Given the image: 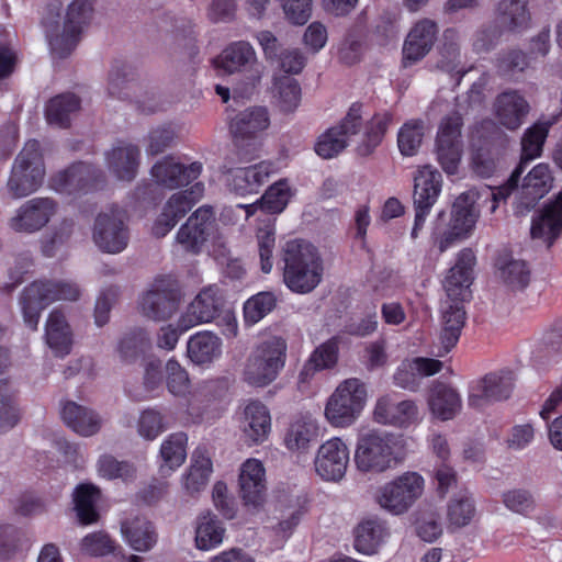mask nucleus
<instances>
[{"label":"nucleus","instance_id":"1","mask_svg":"<svg viewBox=\"0 0 562 562\" xmlns=\"http://www.w3.org/2000/svg\"><path fill=\"white\" fill-rule=\"evenodd\" d=\"M475 263L474 251L471 248H463L457 256L456 265L449 269L446 276L443 288L452 301L442 315L443 326L440 339L446 351H450L458 344L464 327L467 313L463 302L469 301L472 295L470 286L473 282Z\"/></svg>","mask_w":562,"mask_h":562},{"label":"nucleus","instance_id":"2","mask_svg":"<svg viewBox=\"0 0 562 562\" xmlns=\"http://www.w3.org/2000/svg\"><path fill=\"white\" fill-rule=\"evenodd\" d=\"M278 267L285 286L293 293L312 292L322 281L323 260L317 248L304 239L286 240L280 250Z\"/></svg>","mask_w":562,"mask_h":562},{"label":"nucleus","instance_id":"3","mask_svg":"<svg viewBox=\"0 0 562 562\" xmlns=\"http://www.w3.org/2000/svg\"><path fill=\"white\" fill-rule=\"evenodd\" d=\"M81 290L69 280H36L25 286L20 304L25 325L37 330L42 312L56 301H77Z\"/></svg>","mask_w":562,"mask_h":562},{"label":"nucleus","instance_id":"4","mask_svg":"<svg viewBox=\"0 0 562 562\" xmlns=\"http://www.w3.org/2000/svg\"><path fill=\"white\" fill-rule=\"evenodd\" d=\"M224 305L225 299L220 288H204L181 315L178 327L187 331L196 325L218 319L217 325L223 327L222 334L227 338L235 337L238 328L236 317L232 311L224 310Z\"/></svg>","mask_w":562,"mask_h":562},{"label":"nucleus","instance_id":"5","mask_svg":"<svg viewBox=\"0 0 562 562\" xmlns=\"http://www.w3.org/2000/svg\"><path fill=\"white\" fill-rule=\"evenodd\" d=\"M400 461V446L395 435L371 430L358 438L355 463L360 472L382 473Z\"/></svg>","mask_w":562,"mask_h":562},{"label":"nucleus","instance_id":"6","mask_svg":"<svg viewBox=\"0 0 562 562\" xmlns=\"http://www.w3.org/2000/svg\"><path fill=\"white\" fill-rule=\"evenodd\" d=\"M475 194L471 191L461 193L452 204L451 216L445 223L446 213L439 212L431 232V239L440 252H445L458 241L467 238L473 229L476 215L474 213Z\"/></svg>","mask_w":562,"mask_h":562},{"label":"nucleus","instance_id":"7","mask_svg":"<svg viewBox=\"0 0 562 562\" xmlns=\"http://www.w3.org/2000/svg\"><path fill=\"white\" fill-rule=\"evenodd\" d=\"M286 350V341L281 337L273 336L258 344L245 364V382L255 387L271 384L285 364Z\"/></svg>","mask_w":562,"mask_h":562},{"label":"nucleus","instance_id":"8","mask_svg":"<svg viewBox=\"0 0 562 562\" xmlns=\"http://www.w3.org/2000/svg\"><path fill=\"white\" fill-rule=\"evenodd\" d=\"M269 125V112L265 106L248 108L231 119L229 132L236 147L233 151L240 162H251L258 157V139Z\"/></svg>","mask_w":562,"mask_h":562},{"label":"nucleus","instance_id":"9","mask_svg":"<svg viewBox=\"0 0 562 562\" xmlns=\"http://www.w3.org/2000/svg\"><path fill=\"white\" fill-rule=\"evenodd\" d=\"M44 176L41 144L36 139H31L15 158L8 180L9 192L16 199L27 196L42 186Z\"/></svg>","mask_w":562,"mask_h":562},{"label":"nucleus","instance_id":"10","mask_svg":"<svg viewBox=\"0 0 562 562\" xmlns=\"http://www.w3.org/2000/svg\"><path fill=\"white\" fill-rule=\"evenodd\" d=\"M367 398L364 383L348 379L339 384L325 407V416L335 427H348L360 416Z\"/></svg>","mask_w":562,"mask_h":562},{"label":"nucleus","instance_id":"11","mask_svg":"<svg viewBox=\"0 0 562 562\" xmlns=\"http://www.w3.org/2000/svg\"><path fill=\"white\" fill-rule=\"evenodd\" d=\"M243 164L232 151L225 157L221 167L229 190L240 196L258 193L270 176L277 171L276 165L271 161L263 160L248 167H241Z\"/></svg>","mask_w":562,"mask_h":562},{"label":"nucleus","instance_id":"12","mask_svg":"<svg viewBox=\"0 0 562 562\" xmlns=\"http://www.w3.org/2000/svg\"><path fill=\"white\" fill-rule=\"evenodd\" d=\"M105 184L103 170L94 165L78 161L54 173L49 187L66 195H83L102 189Z\"/></svg>","mask_w":562,"mask_h":562},{"label":"nucleus","instance_id":"13","mask_svg":"<svg viewBox=\"0 0 562 562\" xmlns=\"http://www.w3.org/2000/svg\"><path fill=\"white\" fill-rule=\"evenodd\" d=\"M442 188L441 173L430 167L419 168L414 177L413 203L415 210L414 225L411 237L416 239L425 226L434 204L437 202Z\"/></svg>","mask_w":562,"mask_h":562},{"label":"nucleus","instance_id":"14","mask_svg":"<svg viewBox=\"0 0 562 562\" xmlns=\"http://www.w3.org/2000/svg\"><path fill=\"white\" fill-rule=\"evenodd\" d=\"M424 483L420 474L405 472L380 487L376 501L384 509L401 515L422 496Z\"/></svg>","mask_w":562,"mask_h":562},{"label":"nucleus","instance_id":"15","mask_svg":"<svg viewBox=\"0 0 562 562\" xmlns=\"http://www.w3.org/2000/svg\"><path fill=\"white\" fill-rule=\"evenodd\" d=\"M180 290L170 277H158L143 295L139 306L142 313L154 321H167L178 310Z\"/></svg>","mask_w":562,"mask_h":562},{"label":"nucleus","instance_id":"16","mask_svg":"<svg viewBox=\"0 0 562 562\" xmlns=\"http://www.w3.org/2000/svg\"><path fill=\"white\" fill-rule=\"evenodd\" d=\"M126 212L113 205L109 212L100 213L94 222L93 240L104 252L123 251L128 243V229L125 224Z\"/></svg>","mask_w":562,"mask_h":562},{"label":"nucleus","instance_id":"17","mask_svg":"<svg viewBox=\"0 0 562 562\" xmlns=\"http://www.w3.org/2000/svg\"><path fill=\"white\" fill-rule=\"evenodd\" d=\"M203 193L204 184L195 182L189 189L172 194L155 220L151 234L157 238L165 237L200 201Z\"/></svg>","mask_w":562,"mask_h":562},{"label":"nucleus","instance_id":"18","mask_svg":"<svg viewBox=\"0 0 562 562\" xmlns=\"http://www.w3.org/2000/svg\"><path fill=\"white\" fill-rule=\"evenodd\" d=\"M462 116L458 113L445 117L439 126L436 138V153L441 168L448 175H454L461 160Z\"/></svg>","mask_w":562,"mask_h":562},{"label":"nucleus","instance_id":"19","mask_svg":"<svg viewBox=\"0 0 562 562\" xmlns=\"http://www.w3.org/2000/svg\"><path fill=\"white\" fill-rule=\"evenodd\" d=\"M216 226L214 210L203 205L196 209L179 228L176 239L186 251L198 255L209 238L214 235Z\"/></svg>","mask_w":562,"mask_h":562},{"label":"nucleus","instance_id":"20","mask_svg":"<svg viewBox=\"0 0 562 562\" xmlns=\"http://www.w3.org/2000/svg\"><path fill=\"white\" fill-rule=\"evenodd\" d=\"M238 485L244 507L251 513L259 512L263 507L267 496L263 464L256 459L246 460L240 468Z\"/></svg>","mask_w":562,"mask_h":562},{"label":"nucleus","instance_id":"21","mask_svg":"<svg viewBox=\"0 0 562 562\" xmlns=\"http://www.w3.org/2000/svg\"><path fill=\"white\" fill-rule=\"evenodd\" d=\"M349 448L346 442L334 437L323 442L316 453V473L328 482H339L346 475L349 464Z\"/></svg>","mask_w":562,"mask_h":562},{"label":"nucleus","instance_id":"22","mask_svg":"<svg viewBox=\"0 0 562 562\" xmlns=\"http://www.w3.org/2000/svg\"><path fill=\"white\" fill-rule=\"evenodd\" d=\"M57 207V202L50 198H33L19 207L10 220V227L20 233H35L49 222Z\"/></svg>","mask_w":562,"mask_h":562},{"label":"nucleus","instance_id":"23","mask_svg":"<svg viewBox=\"0 0 562 562\" xmlns=\"http://www.w3.org/2000/svg\"><path fill=\"white\" fill-rule=\"evenodd\" d=\"M373 418L376 423L402 429H407L418 423L419 412L412 400L395 401L393 395L378 398Z\"/></svg>","mask_w":562,"mask_h":562},{"label":"nucleus","instance_id":"24","mask_svg":"<svg viewBox=\"0 0 562 562\" xmlns=\"http://www.w3.org/2000/svg\"><path fill=\"white\" fill-rule=\"evenodd\" d=\"M202 172V164L194 161L184 165L173 157H165L151 168V176L156 182L170 190L187 187L199 178Z\"/></svg>","mask_w":562,"mask_h":562},{"label":"nucleus","instance_id":"25","mask_svg":"<svg viewBox=\"0 0 562 562\" xmlns=\"http://www.w3.org/2000/svg\"><path fill=\"white\" fill-rule=\"evenodd\" d=\"M438 35V25L429 19L418 21L409 31L403 45V67L422 60L432 48Z\"/></svg>","mask_w":562,"mask_h":562},{"label":"nucleus","instance_id":"26","mask_svg":"<svg viewBox=\"0 0 562 562\" xmlns=\"http://www.w3.org/2000/svg\"><path fill=\"white\" fill-rule=\"evenodd\" d=\"M512 372L488 373L472 386L469 394V405L482 408L490 402L507 400L513 391Z\"/></svg>","mask_w":562,"mask_h":562},{"label":"nucleus","instance_id":"27","mask_svg":"<svg viewBox=\"0 0 562 562\" xmlns=\"http://www.w3.org/2000/svg\"><path fill=\"white\" fill-rule=\"evenodd\" d=\"M530 235L533 239H542L548 248L562 235V192L533 216Z\"/></svg>","mask_w":562,"mask_h":562},{"label":"nucleus","instance_id":"28","mask_svg":"<svg viewBox=\"0 0 562 562\" xmlns=\"http://www.w3.org/2000/svg\"><path fill=\"white\" fill-rule=\"evenodd\" d=\"M529 109V103L525 97L516 90L503 91L494 101L496 119L510 131H515L522 125Z\"/></svg>","mask_w":562,"mask_h":562},{"label":"nucleus","instance_id":"29","mask_svg":"<svg viewBox=\"0 0 562 562\" xmlns=\"http://www.w3.org/2000/svg\"><path fill=\"white\" fill-rule=\"evenodd\" d=\"M552 175L547 164H538L524 178L519 192V211H530L551 189Z\"/></svg>","mask_w":562,"mask_h":562},{"label":"nucleus","instance_id":"30","mask_svg":"<svg viewBox=\"0 0 562 562\" xmlns=\"http://www.w3.org/2000/svg\"><path fill=\"white\" fill-rule=\"evenodd\" d=\"M139 156L140 150L138 146L120 140L116 146L106 154L109 169L117 179L132 181L137 173Z\"/></svg>","mask_w":562,"mask_h":562},{"label":"nucleus","instance_id":"31","mask_svg":"<svg viewBox=\"0 0 562 562\" xmlns=\"http://www.w3.org/2000/svg\"><path fill=\"white\" fill-rule=\"evenodd\" d=\"M60 416L64 423L81 436H92L101 428V418L92 409L72 401L64 403Z\"/></svg>","mask_w":562,"mask_h":562},{"label":"nucleus","instance_id":"32","mask_svg":"<svg viewBox=\"0 0 562 562\" xmlns=\"http://www.w3.org/2000/svg\"><path fill=\"white\" fill-rule=\"evenodd\" d=\"M124 539L135 551L146 552L157 543L158 535L151 521L145 517H135L121 524Z\"/></svg>","mask_w":562,"mask_h":562},{"label":"nucleus","instance_id":"33","mask_svg":"<svg viewBox=\"0 0 562 562\" xmlns=\"http://www.w3.org/2000/svg\"><path fill=\"white\" fill-rule=\"evenodd\" d=\"M256 63V53L252 46L245 41L229 44L220 56L213 60L215 68L233 74L246 70Z\"/></svg>","mask_w":562,"mask_h":562},{"label":"nucleus","instance_id":"34","mask_svg":"<svg viewBox=\"0 0 562 562\" xmlns=\"http://www.w3.org/2000/svg\"><path fill=\"white\" fill-rule=\"evenodd\" d=\"M221 353V338L207 330L195 333L187 342V355L195 364H209Z\"/></svg>","mask_w":562,"mask_h":562},{"label":"nucleus","instance_id":"35","mask_svg":"<svg viewBox=\"0 0 562 562\" xmlns=\"http://www.w3.org/2000/svg\"><path fill=\"white\" fill-rule=\"evenodd\" d=\"M389 536L385 521L364 519L355 529V549L363 554H373Z\"/></svg>","mask_w":562,"mask_h":562},{"label":"nucleus","instance_id":"36","mask_svg":"<svg viewBox=\"0 0 562 562\" xmlns=\"http://www.w3.org/2000/svg\"><path fill=\"white\" fill-rule=\"evenodd\" d=\"M318 437V425L310 416H300L289 426L284 446L292 452H304Z\"/></svg>","mask_w":562,"mask_h":562},{"label":"nucleus","instance_id":"37","mask_svg":"<svg viewBox=\"0 0 562 562\" xmlns=\"http://www.w3.org/2000/svg\"><path fill=\"white\" fill-rule=\"evenodd\" d=\"M46 342L58 357L68 355L71 350V333L65 315L59 310H53L45 326Z\"/></svg>","mask_w":562,"mask_h":562},{"label":"nucleus","instance_id":"38","mask_svg":"<svg viewBox=\"0 0 562 562\" xmlns=\"http://www.w3.org/2000/svg\"><path fill=\"white\" fill-rule=\"evenodd\" d=\"M461 407L458 392L445 383H437L431 389L429 408L441 420L452 419Z\"/></svg>","mask_w":562,"mask_h":562},{"label":"nucleus","instance_id":"39","mask_svg":"<svg viewBox=\"0 0 562 562\" xmlns=\"http://www.w3.org/2000/svg\"><path fill=\"white\" fill-rule=\"evenodd\" d=\"M393 122V114L389 111L374 113L366 123L362 140L357 147L360 156L371 155L382 143L390 125Z\"/></svg>","mask_w":562,"mask_h":562},{"label":"nucleus","instance_id":"40","mask_svg":"<svg viewBox=\"0 0 562 562\" xmlns=\"http://www.w3.org/2000/svg\"><path fill=\"white\" fill-rule=\"evenodd\" d=\"M528 0H501L497 7V22L504 30L516 32L528 27L530 13Z\"/></svg>","mask_w":562,"mask_h":562},{"label":"nucleus","instance_id":"41","mask_svg":"<svg viewBox=\"0 0 562 562\" xmlns=\"http://www.w3.org/2000/svg\"><path fill=\"white\" fill-rule=\"evenodd\" d=\"M72 497L79 522L82 525L97 522L99 519L97 509V502L100 498L99 487L90 483H81L75 488Z\"/></svg>","mask_w":562,"mask_h":562},{"label":"nucleus","instance_id":"42","mask_svg":"<svg viewBox=\"0 0 562 562\" xmlns=\"http://www.w3.org/2000/svg\"><path fill=\"white\" fill-rule=\"evenodd\" d=\"M135 70L123 60H115L108 78V92L112 98L127 100L135 92Z\"/></svg>","mask_w":562,"mask_h":562},{"label":"nucleus","instance_id":"43","mask_svg":"<svg viewBox=\"0 0 562 562\" xmlns=\"http://www.w3.org/2000/svg\"><path fill=\"white\" fill-rule=\"evenodd\" d=\"M79 109L80 99L75 93H60L48 101L45 116L49 124L67 128L70 125V115Z\"/></svg>","mask_w":562,"mask_h":562},{"label":"nucleus","instance_id":"44","mask_svg":"<svg viewBox=\"0 0 562 562\" xmlns=\"http://www.w3.org/2000/svg\"><path fill=\"white\" fill-rule=\"evenodd\" d=\"M245 432L254 442H262L271 429V417L269 409L259 401L248 403L244 411Z\"/></svg>","mask_w":562,"mask_h":562},{"label":"nucleus","instance_id":"45","mask_svg":"<svg viewBox=\"0 0 562 562\" xmlns=\"http://www.w3.org/2000/svg\"><path fill=\"white\" fill-rule=\"evenodd\" d=\"M338 355L339 339L338 337H331L312 352L301 371V380L305 381L307 376L313 375L316 371L335 367L338 361Z\"/></svg>","mask_w":562,"mask_h":562},{"label":"nucleus","instance_id":"46","mask_svg":"<svg viewBox=\"0 0 562 562\" xmlns=\"http://www.w3.org/2000/svg\"><path fill=\"white\" fill-rule=\"evenodd\" d=\"M225 528L213 514H202L198 518L195 546L199 550L209 551L218 547L224 538Z\"/></svg>","mask_w":562,"mask_h":562},{"label":"nucleus","instance_id":"47","mask_svg":"<svg viewBox=\"0 0 562 562\" xmlns=\"http://www.w3.org/2000/svg\"><path fill=\"white\" fill-rule=\"evenodd\" d=\"M16 393L8 379L0 380V432L12 429L21 419Z\"/></svg>","mask_w":562,"mask_h":562},{"label":"nucleus","instance_id":"48","mask_svg":"<svg viewBox=\"0 0 562 562\" xmlns=\"http://www.w3.org/2000/svg\"><path fill=\"white\" fill-rule=\"evenodd\" d=\"M549 123H535L527 128L521 138V156L518 166H522L541 156L549 134Z\"/></svg>","mask_w":562,"mask_h":562},{"label":"nucleus","instance_id":"49","mask_svg":"<svg viewBox=\"0 0 562 562\" xmlns=\"http://www.w3.org/2000/svg\"><path fill=\"white\" fill-rule=\"evenodd\" d=\"M378 324L376 305L372 303L349 316L345 322L344 331L355 337H367L376 330Z\"/></svg>","mask_w":562,"mask_h":562},{"label":"nucleus","instance_id":"50","mask_svg":"<svg viewBox=\"0 0 562 562\" xmlns=\"http://www.w3.org/2000/svg\"><path fill=\"white\" fill-rule=\"evenodd\" d=\"M151 349L147 331L135 328L127 333L119 342L117 351L123 362L133 363Z\"/></svg>","mask_w":562,"mask_h":562},{"label":"nucleus","instance_id":"51","mask_svg":"<svg viewBox=\"0 0 562 562\" xmlns=\"http://www.w3.org/2000/svg\"><path fill=\"white\" fill-rule=\"evenodd\" d=\"M211 472V459L198 448L193 453V463L184 477L186 490L191 494L199 493L206 486Z\"/></svg>","mask_w":562,"mask_h":562},{"label":"nucleus","instance_id":"52","mask_svg":"<svg viewBox=\"0 0 562 562\" xmlns=\"http://www.w3.org/2000/svg\"><path fill=\"white\" fill-rule=\"evenodd\" d=\"M188 436L184 432L169 435L160 447V456L164 460L162 467L169 470L179 468L187 457Z\"/></svg>","mask_w":562,"mask_h":562},{"label":"nucleus","instance_id":"53","mask_svg":"<svg viewBox=\"0 0 562 562\" xmlns=\"http://www.w3.org/2000/svg\"><path fill=\"white\" fill-rule=\"evenodd\" d=\"M290 198L291 192L288 180L281 179L267 189L258 203L266 213L278 214L286 207Z\"/></svg>","mask_w":562,"mask_h":562},{"label":"nucleus","instance_id":"54","mask_svg":"<svg viewBox=\"0 0 562 562\" xmlns=\"http://www.w3.org/2000/svg\"><path fill=\"white\" fill-rule=\"evenodd\" d=\"M277 305L272 292H259L249 297L243 307L244 321L247 325H255L267 316Z\"/></svg>","mask_w":562,"mask_h":562},{"label":"nucleus","instance_id":"55","mask_svg":"<svg viewBox=\"0 0 562 562\" xmlns=\"http://www.w3.org/2000/svg\"><path fill=\"white\" fill-rule=\"evenodd\" d=\"M274 88L280 111L284 113L295 111L301 102V87L297 80L289 76H282L276 79Z\"/></svg>","mask_w":562,"mask_h":562},{"label":"nucleus","instance_id":"56","mask_svg":"<svg viewBox=\"0 0 562 562\" xmlns=\"http://www.w3.org/2000/svg\"><path fill=\"white\" fill-rule=\"evenodd\" d=\"M424 137L422 121L406 122L398 131L397 145L402 155L414 156L418 151Z\"/></svg>","mask_w":562,"mask_h":562},{"label":"nucleus","instance_id":"57","mask_svg":"<svg viewBox=\"0 0 562 562\" xmlns=\"http://www.w3.org/2000/svg\"><path fill=\"white\" fill-rule=\"evenodd\" d=\"M347 146L346 137H342L339 131L331 126L318 136L314 149L319 157L331 159L339 155Z\"/></svg>","mask_w":562,"mask_h":562},{"label":"nucleus","instance_id":"58","mask_svg":"<svg viewBox=\"0 0 562 562\" xmlns=\"http://www.w3.org/2000/svg\"><path fill=\"white\" fill-rule=\"evenodd\" d=\"M81 31L64 22L63 33L49 37L52 53L58 58H67L79 43Z\"/></svg>","mask_w":562,"mask_h":562},{"label":"nucleus","instance_id":"59","mask_svg":"<svg viewBox=\"0 0 562 562\" xmlns=\"http://www.w3.org/2000/svg\"><path fill=\"white\" fill-rule=\"evenodd\" d=\"M24 533L12 525L0 527V560L9 561L23 549L26 543Z\"/></svg>","mask_w":562,"mask_h":562},{"label":"nucleus","instance_id":"60","mask_svg":"<svg viewBox=\"0 0 562 562\" xmlns=\"http://www.w3.org/2000/svg\"><path fill=\"white\" fill-rule=\"evenodd\" d=\"M475 514L474 502L469 496L453 498L448 505V520L450 526L461 528L471 522Z\"/></svg>","mask_w":562,"mask_h":562},{"label":"nucleus","instance_id":"61","mask_svg":"<svg viewBox=\"0 0 562 562\" xmlns=\"http://www.w3.org/2000/svg\"><path fill=\"white\" fill-rule=\"evenodd\" d=\"M98 471L101 476L110 480L122 479L126 481L135 475V469L131 463L119 461L109 454L102 456L99 459Z\"/></svg>","mask_w":562,"mask_h":562},{"label":"nucleus","instance_id":"62","mask_svg":"<svg viewBox=\"0 0 562 562\" xmlns=\"http://www.w3.org/2000/svg\"><path fill=\"white\" fill-rule=\"evenodd\" d=\"M260 269L263 273H270L273 267V250L276 246V232L272 228H259L257 232Z\"/></svg>","mask_w":562,"mask_h":562},{"label":"nucleus","instance_id":"63","mask_svg":"<svg viewBox=\"0 0 562 562\" xmlns=\"http://www.w3.org/2000/svg\"><path fill=\"white\" fill-rule=\"evenodd\" d=\"M167 387L175 396H184L190 387L188 372L175 359H169L166 364Z\"/></svg>","mask_w":562,"mask_h":562},{"label":"nucleus","instance_id":"64","mask_svg":"<svg viewBox=\"0 0 562 562\" xmlns=\"http://www.w3.org/2000/svg\"><path fill=\"white\" fill-rule=\"evenodd\" d=\"M502 278L513 289L522 290L530 281V270L524 260H510L501 268Z\"/></svg>","mask_w":562,"mask_h":562}]
</instances>
